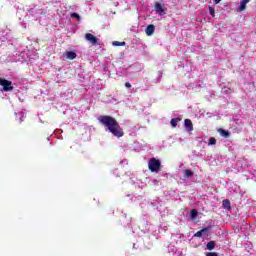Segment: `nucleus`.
Masks as SVG:
<instances>
[{
  "instance_id": "obj_6",
  "label": "nucleus",
  "mask_w": 256,
  "mask_h": 256,
  "mask_svg": "<svg viewBox=\"0 0 256 256\" xmlns=\"http://www.w3.org/2000/svg\"><path fill=\"white\" fill-rule=\"evenodd\" d=\"M64 57L67 60H75L76 57H77V54L75 52H72V51H67V52L64 53Z\"/></svg>"
},
{
  "instance_id": "obj_20",
  "label": "nucleus",
  "mask_w": 256,
  "mask_h": 256,
  "mask_svg": "<svg viewBox=\"0 0 256 256\" xmlns=\"http://www.w3.org/2000/svg\"><path fill=\"white\" fill-rule=\"evenodd\" d=\"M191 217L196 218L197 217V210L193 209L191 210Z\"/></svg>"
},
{
  "instance_id": "obj_16",
  "label": "nucleus",
  "mask_w": 256,
  "mask_h": 256,
  "mask_svg": "<svg viewBox=\"0 0 256 256\" xmlns=\"http://www.w3.org/2000/svg\"><path fill=\"white\" fill-rule=\"evenodd\" d=\"M194 172H192L190 169L185 170V177H193Z\"/></svg>"
},
{
  "instance_id": "obj_13",
  "label": "nucleus",
  "mask_w": 256,
  "mask_h": 256,
  "mask_svg": "<svg viewBox=\"0 0 256 256\" xmlns=\"http://www.w3.org/2000/svg\"><path fill=\"white\" fill-rule=\"evenodd\" d=\"M215 247H216V242H214V241L208 242V244H207L208 250L212 251Z\"/></svg>"
},
{
  "instance_id": "obj_12",
  "label": "nucleus",
  "mask_w": 256,
  "mask_h": 256,
  "mask_svg": "<svg viewBox=\"0 0 256 256\" xmlns=\"http://www.w3.org/2000/svg\"><path fill=\"white\" fill-rule=\"evenodd\" d=\"M207 231H208V228H203L202 230L196 232L194 234V237H199L200 238V237H202L203 234L207 233Z\"/></svg>"
},
{
  "instance_id": "obj_1",
  "label": "nucleus",
  "mask_w": 256,
  "mask_h": 256,
  "mask_svg": "<svg viewBox=\"0 0 256 256\" xmlns=\"http://www.w3.org/2000/svg\"><path fill=\"white\" fill-rule=\"evenodd\" d=\"M98 121L104 127L108 128L112 136L116 138L124 137V130L121 128L120 124L114 117L109 115H100L98 117Z\"/></svg>"
},
{
  "instance_id": "obj_15",
  "label": "nucleus",
  "mask_w": 256,
  "mask_h": 256,
  "mask_svg": "<svg viewBox=\"0 0 256 256\" xmlns=\"http://www.w3.org/2000/svg\"><path fill=\"white\" fill-rule=\"evenodd\" d=\"M178 121H180L179 118L171 119V121H170L171 126L172 127H177L178 126Z\"/></svg>"
},
{
  "instance_id": "obj_4",
  "label": "nucleus",
  "mask_w": 256,
  "mask_h": 256,
  "mask_svg": "<svg viewBox=\"0 0 256 256\" xmlns=\"http://www.w3.org/2000/svg\"><path fill=\"white\" fill-rule=\"evenodd\" d=\"M154 11L156 12V14H158L160 16L165 15L164 3L155 2Z\"/></svg>"
},
{
  "instance_id": "obj_10",
  "label": "nucleus",
  "mask_w": 256,
  "mask_h": 256,
  "mask_svg": "<svg viewBox=\"0 0 256 256\" xmlns=\"http://www.w3.org/2000/svg\"><path fill=\"white\" fill-rule=\"evenodd\" d=\"M222 207H224V209H226L227 211H230L231 209L230 200L228 199L222 200Z\"/></svg>"
},
{
  "instance_id": "obj_21",
  "label": "nucleus",
  "mask_w": 256,
  "mask_h": 256,
  "mask_svg": "<svg viewBox=\"0 0 256 256\" xmlns=\"http://www.w3.org/2000/svg\"><path fill=\"white\" fill-rule=\"evenodd\" d=\"M207 256H218V253L216 252H209Z\"/></svg>"
},
{
  "instance_id": "obj_18",
  "label": "nucleus",
  "mask_w": 256,
  "mask_h": 256,
  "mask_svg": "<svg viewBox=\"0 0 256 256\" xmlns=\"http://www.w3.org/2000/svg\"><path fill=\"white\" fill-rule=\"evenodd\" d=\"M70 17H71L72 19H80L79 14H77V13H75V12H73V13L70 15Z\"/></svg>"
},
{
  "instance_id": "obj_8",
  "label": "nucleus",
  "mask_w": 256,
  "mask_h": 256,
  "mask_svg": "<svg viewBox=\"0 0 256 256\" xmlns=\"http://www.w3.org/2000/svg\"><path fill=\"white\" fill-rule=\"evenodd\" d=\"M155 25H148L147 28H146V34L147 36H152L153 33H155Z\"/></svg>"
},
{
  "instance_id": "obj_2",
  "label": "nucleus",
  "mask_w": 256,
  "mask_h": 256,
  "mask_svg": "<svg viewBox=\"0 0 256 256\" xmlns=\"http://www.w3.org/2000/svg\"><path fill=\"white\" fill-rule=\"evenodd\" d=\"M148 168L152 173H159L161 171V161L157 160L155 157L150 158Z\"/></svg>"
},
{
  "instance_id": "obj_3",
  "label": "nucleus",
  "mask_w": 256,
  "mask_h": 256,
  "mask_svg": "<svg viewBox=\"0 0 256 256\" xmlns=\"http://www.w3.org/2000/svg\"><path fill=\"white\" fill-rule=\"evenodd\" d=\"M0 86L2 87V91L9 92L13 91V83L7 79L0 78Z\"/></svg>"
},
{
  "instance_id": "obj_7",
  "label": "nucleus",
  "mask_w": 256,
  "mask_h": 256,
  "mask_svg": "<svg viewBox=\"0 0 256 256\" xmlns=\"http://www.w3.org/2000/svg\"><path fill=\"white\" fill-rule=\"evenodd\" d=\"M185 127L188 132L194 131V124H192V121L190 119L185 120Z\"/></svg>"
},
{
  "instance_id": "obj_11",
  "label": "nucleus",
  "mask_w": 256,
  "mask_h": 256,
  "mask_svg": "<svg viewBox=\"0 0 256 256\" xmlns=\"http://www.w3.org/2000/svg\"><path fill=\"white\" fill-rule=\"evenodd\" d=\"M218 132L221 135V137H225V138L230 137V133L227 130L223 129V128H219Z\"/></svg>"
},
{
  "instance_id": "obj_19",
  "label": "nucleus",
  "mask_w": 256,
  "mask_h": 256,
  "mask_svg": "<svg viewBox=\"0 0 256 256\" xmlns=\"http://www.w3.org/2000/svg\"><path fill=\"white\" fill-rule=\"evenodd\" d=\"M209 13H210V15H212V17H214L216 15V12L214 11L213 7H209Z\"/></svg>"
},
{
  "instance_id": "obj_14",
  "label": "nucleus",
  "mask_w": 256,
  "mask_h": 256,
  "mask_svg": "<svg viewBox=\"0 0 256 256\" xmlns=\"http://www.w3.org/2000/svg\"><path fill=\"white\" fill-rule=\"evenodd\" d=\"M112 46H114V47H124L125 42L114 41V42H112Z\"/></svg>"
},
{
  "instance_id": "obj_5",
  "label": "nucleus",
  "mask_w": 256,
  "mask_h": 256,
  "mask_svg": "<svg viewBox=\"0 0 256 256\" xmlns=\"http://www.w3.org/2000/svg\"><path fill=\"white\" fill-rule=\"evenodd\" d=\"M84 37L86 38V41H88L93 46L98 45V38L95 35H93L91 33H87L84 35Z\"/></svg>"
},
{
  "instance_id": "obj_9",
  "label": "nucleus",
  "mask_w": 256,
  "mask_h": 256,
  "mask_svg": "<svg viewBox=\"0 0 256 256\" xmlns=\"http://www.w3.org/2000/svg\"><path fill=\"white\" fill-rule=\"evenodd\" d=\"M250 2V0H242L240 2V7H238V11L243 12L246 10V5Z\"/></svg>"
},
{
  "instance_id": "obj_17",
  "label": "nucleus",
  "mask_w": 256,
  "mask_h": 256,
  "mask_svg": "<svg viewBox=\"0 0 256 256\" xmlns=\"http://www.w3.org/2000/svg\"><path fill=\"white\" fill-rule=\"evenodd\" d=\"M216 144H217L216 138H209V145H216Z\"/></svg>"
},
{
  "instance_id": "obj_22",
  "label": "nucleus",
  "mask_w": 256,
  "mask_h": 256,
  "mask_svg": "<svg viewBox=\"0 0 256 256\" xmlns=\"http://www.w3.org/2000/svg\"><path fill=\"white\" fill-rule=\"evenodd\" d=\"M125 87L126 88H131V84L129 82H126Z\"/></svg>"
},
{
  "instance_id": "obj_23",
  "label": "nucleus",
  "mask_w": 256,
  "mask_h": 256,
  "mask_svg": "<svg viewBox=\"0 0 256 256\" xmlns=\"http://www.w3.org/2000/svg\"><path fill=\"white\" fill-rule=\"evenodd\" d=\"M222 0H214L215 4L221 3Z\"/></svg>"
}]
</instances>
